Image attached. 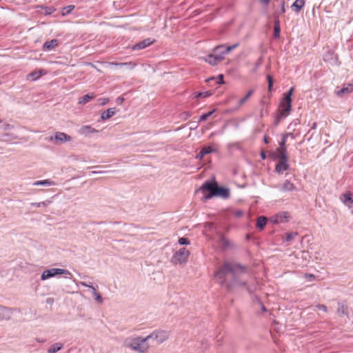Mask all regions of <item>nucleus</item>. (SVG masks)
<instances>
[{
	"mask_svg": "<svg viewBox=\"0 0 353 353\" xmlns=\"http://www.w3.org/2000/svg\"><path fill=\"white\" fill-rule=\"evenodd\" d=\"M201 191L203 194V199H210L213 196H219L223 199H227L230 196L229 189L219 187L216 183L209 181L205 182L201 188Z\"/></svg>",
	"mask_w": 353,
	"mask_h": 353,
	"instance_id": "1",
	"label": "nucleus"
},
{
	"mask_svg": "<svg viewBox=\"0 0 353 353\" xmlns=\"http://www.w3.org/2000/svg\"><path fill=\"white\" fill-rule=\"evenodd\" d=\"M124 344L126 347H130L139 353L146 352L150 347L147 336L145 338H128L125 340Z\"/></svg>",
	"mask_w": 353,
	"mask_h": 353,
	"instance_id": "2",
	"label": "nucleus"
},
{
	"mask_svg": "<svg viewBox=\"0 0 353 353\" xmlns=\"http://www.w3.org/2000/svg\"><path fill=\"white\" fill-rule=\"evenodd\" d=\"M245 272V268L236 263L226 262L224 265L215 273V276L220 279H223L224 276L228 273L237 275Z\"/></svg>",
	"mask_w": 353,
	"mask_h": 353,
	"instance_id": "3",
	"label": "nucleus"
},
{
	"mask_svg": "<svg viewBox=\"0 0 353 353\" xmlns=\"http://www.w3.org/2000/svg\"><path fill=\"white\" fill-rule=\"evenodd\" d=\"M225 48V46L221 45L216 47L212 54H209L204 59L205 61L212 65H215L218 64L220 61H221L224 59V52H223V49Z\"/></svg>",
	"mask_w": 353,
	"mask_h": 353,
	"instance_id": "4",
	"label": "nucleus"
},
{
	"mask_svg": "<svg viewBox=\"0 0 353 353\" xmlns=\"http://www.w3.org/2000/svg\"><path fill=\"white\" fill-rule=\"evenodd\" d=\"M169 337V332L165 330H158L147 336L150 346L159 345L165 341Z\"/></svg>",
	"mask_w": 353,
	"mask_h": 353,
	"instance_id": "5",
	"label": "nucleus"
},
{
	"mask_svg": "<svg viewBox=\"0 0 353 353\" xmlns=\"http://www.w3.org/2000/svg\"><path fill=\"white\" fill-rule=\"evenodd\" d=\"M190 252L185 248H180L174 253L171 262L174 265H184L188 262Z\"/></svg>",
	"mask_w": 353,
	"mask_h": 353,
	"instance_id": "6",
	"label": "nucleus"
},
{
	"mask_svg": "<svg viewBox=\"0 0 353 353\" xmlns=\"http://www.w3.org/2000/svg\"><path fill=\"white\" fill-rule=\"evenodd\" d=\"M64 274L71 276V272L65 269L50 268L44 270L41 275V280L46 281L57 275Z\"/></svg>",
	"mask_w": 353,
	"mask_h": 353,
	"instance_id": "7",
	"label": "nucleus"
},
{
	"mask_svg": "<svg viewBox=\"0 0 353 353\" xmlns=\"http://www.w3.org/2000/svg\"><path fill=\"white\" fill-rule=\"evenodd\" d=\"M49 141L53 142L56 145H61L72 141V137L62 132H56L53 136L46 139Z\"/></svg>",
	"mask_w": 353,
	"mask_h": 353,
	"instance_id": "8",
	"label": "nucleus"
},
{
	"mask_svg": "<svg viewBox=\"0 0 353 353\" xmlns=\"http://www.w3.org/2000/svg\"><path fill=\"white\" fill-rule=\"evenodd\" d=\"M291 103H292V99H288L283 97L281 103H280V108H281V112H280V117L284 118L287 117L290 111H291Z\"/></svg>",
	"mask_w": 353,
	"mask_h": 353,
	"instance_id": "9",
	"label": "nucleus"
},
{
	"mask_svg": "<svg viewBox=\"0 0 353 353\" xmlns=\"http://www.w3.org/2000/svg\"><path fill=\"white\" fill-rule=\"evenodd\" d=\"M290 220V214L287 212H279L270 219V221L274 224L287 223Z\"/></svg>",
	"mask_w": 353,
	"mask_h": 353,
	"instance_id": "10",
	"label": "nucleus"
},
{
	"mask_svg": "<svg viewBox=\"0 0 353 353\" xmlns=\"http://www.w3.org/2000/svg\"><path fill=\"white\" fill-rule=\"evenodd\" d=\"M339 199L347 208H351L353 206V194L350 191L341 194Z\"/></svg>",
	"mask_w": 353,
	"mask_h": 353,
	"instance_id": "11",
	"label": "nucleus"
},
{
	"mask_svg": "<svg viewBox=\"0 0 353 353\" xmlns=\"http://www.w3.org/2000/svg\"><path fill=\"white\" fill-rule=\"evenodd\" d=\"M289 168L290 165L288 164V159H279V162L276 165L275 170L278 174H281L285 171L288 170Z\"/></svg>",
	"mask_w": 353,
	"mask_h": 353,
	"instance_id": "12",
	"label": "nucleus"
},
{
	"mask_svg": "<svg viewBox=\"0 0 353 353\" xmlns=\"http://www.w3.org/2000/svg\"><path fill=\"white\" fill-rule=\"evenodd\" d=\"M280 191L283 192H292L296 190V188L293 183L289 180H285L278 186Z\"/></svg>",
	"mask_w": 353,
	"mask_h": 353,
	"instance_id": "13",
	"label": "nucleus"
},
{
	"mask_svg": "<svg viewBox=\"0 0 353 353\" xmlns=\"http://www.w3.org/2000/svg\"><path fill=\"white\" fill-rule=\"evenodd\" d=\"M98 132V130L93 128L90 125H83L78 130V133L81 135L88 137L92 134Z\"/></svg>",
	"mask_w": 353,
	"mask_h": 353,
	"instance_id": "14",
	"label": "nucleus"
},
{
	"mask_svg": "<svg viewBox=\"0 0 353 353\" xmlns=\"http://www.w3.org/2000/svg\"><path fill=\"white\" fill-rule=\"evenodd\" d=\"M12 315V309L0 305V319H1L9 320V319H10Z\"/></svg>",
	"mask_w": 353,
	"mask_h": 353,
	"instance_id": "15",
	"label": "nucleus"
},
{
	"mask_svg": "<svg viewBox=\"0 0 353 353\" xmlns=\"http://www.w3.org/2000/svg\"><path fill=\"white\" fill-rule=\"evenodd\" d=\"M47 72L44 70H35L27 76V80L28 81H35L39 79L41 76L46 74Z\"/></svg>",
	"mask_w": 353,
	"mask_h": 353,
	"instance_id": "16",
	"label": "nucleus"
},
{
	"mask_svg": "<svg viewBox=\"0 0 353 353\" xmlns=\"http://www.w3.org/2000/svg\"><path fill=\"white\" fill-rule=\"evenodd\" d=\"M274 156L278 160L288 159L286 147H279V148H277L275 153L274 154Z\"/></svg>",
	"mask_w": 353,
	"mask_h": 353,
	"instance_id": "17",
	"label": "nucleus"
},
{
	"mask_svg": "<svg viewBox=\"0 0 353 353\" xmlns=\"http://www.w3.org/2000/svg\"><path fill=\"white\" fill-rule=\"evenodd\" d=\"M154 40H152L150 39H144L143 41L134 45L132 47V49L134 50L143 49V48H146L147 46H150V44H152V43H154Z\"/></svg>",
	"mask_w": 353,
	"mask_h": 353,
	"instance_id": "18",
	"label": "nucleus"
},
{
	"mask_svg": "<svg viewBox=\"0 0 353 353\" xmlns=\"http://www.w3.org/2000/svg\"><path fill=\"white\" fill-rule=\"evenodd\" d=\"M58 40L52 39L50 41H46L43 46L44 50H50L54 49L58 45Z\"/></svg>",
	"mask_w": 353,
	"mask_h": 353,
	"instance_id": "19",
	"label": "nucleus"
},
{
	"mask_svg": "<svg viewBox=\"0 0 353 353\" xmlns=\"http://www.w3.org/2000/svg\"><path fill=\"white\" fill-rule=\"evenodd\" d=\"M116 113L115 108H108L107 110L104 111L101 114V119L103 120H106L108 119H110L112 116H114Z\"/></svg>",
	"mask_w": 353,
	"mask_h": 353,
	"instance_id": "20",
	"label": "nucleus"
},
{
	"mask_svg": "<svg viewBox=\"0 0 353 353\" xmlns=\"http://www.w3.org/2000/svg\"><path fill=\"white\" fill-rule=\"evenodd\" d=\"M305 0H296L292 5V8L296 12H299L304 6Z\"/></svg>",
	"mask_w": 353,
	"mask_h": 353,
	"instance_id": "21",
	"label": "nucleus"
},
{
	"mask_svg": "<svg viewBox=\"0 0 353 353\" xmlns=\"http://www.w3.org/2000/svg\"><path fill=\"white\" fill-rule=\"evenodd\" d=\"M268 219L266 217L261 216H259L257 219L256 222V226L260 230H263L266 223H267Z\"/></svg>",
	"mask_w": 353,
	"mask_h": 353,
	"instance_id": "22",
	"label": "nucleus"
},
{
	"mask_svg": "<svg viewBox=\"0 0 353 353\" xmlns=\"http://www.w3.org/2000/svg\"><path fill=\"white\" fill-rule=\"evenodd\" d=\"M63 347V344L60 343H57L50 346L48 349V353H56L58 351L61 350Z\"/></svg>",
	"mask_w": 353,
	"mask_h": 353,
	"instance_id": "23",
	"label": "nucleus"
},
{
	"mask_svg": "<svg viewBox=\"0 0 353 353\" xmlns=\"http://www.w3.org/2000/svg\"><path fill=\"white\" fill-rule=\"evenodd\" d=\"M94 97V95L93 94H91V93L87 94L79 99V104H85L90 100L93 99Z\"/></svg>",
	"mask_w": 353,
	"mask_h": 353,
	"instance_id": "24",
	"label": "nucleus"
},
{
	"mask_svg": "<svg viewBox=\"0 0 353 353\" xmlns=\"http://www.w3.org/2000/svg\"><path fill=\"white\" fill-rule=\"evenodd\" d=\"M54 185V183L51 181L50 180H43V181H37L33 183V185L34 186H39V185H43V186H50Z\"/></svg>",
	"mask_w": 353,
	"mask_h": 353,
	"instance_id": "25",
	"label": "nucleus"
},
{
	"mask_svg": "<svg viewBox=\"0 0 353 353\" xmlns=\"http://www.w3.org/2000/svg\"><path fill=\"white\" fill-rule=\"evenodd\" d=\"M92 296H93L94 300L97 303H103V298L101 297L100 294L97 292L96 288H92Z\"/></svg>",
	"mask_w": 353,
	"mask_h": 353,
	"instance_id": "26",
	"label": "nucleus"
},
{
	"mask_svg": "<svg viewBox=\"0 0 353 353\" xmlns=\"http://www.w3.org/2000/svg\"><path fill=\"white\" fill-rule=\"evenodd\" d=\"M337 313L340 316L346 314H347V306L343 303H339Z\"/></svg>",
	"mask_w": 353,
	"mask_h": 353,
	"instance_id": "27",
	"label": "nucleus"
},
{
	"mask_svg": "<svg viewBox=\"0 0 353 353\" xmlns=\"http://www.w3.org/2000/svg\"><path fill=\"white\" fill-rule=\"evenodd\" d=\"M253 92H254L253 90H250V91H248L247 94L243 98H242L241 99L239 100V105L241 106V105H243L245 103V101L247 100H248L249 98L252 96V94H253Z\"/></svg>",
	"mask_w": 353,
	"mask_h": 353,
	"instance_id": "28",
	"label": "nucleus"
},
{
	"mask_svg": "<svg viewBox=\"0 0 353 353\" xmlns=\"http://www.w3.org/2000/svg\"><path fill=\"white\" fill-rule=\"evenodd\" d=\"M74 9V6L70 5L63 8L62 15L65 16L70 14Z\"/></svg>",
	"mask_w": 353,
	"mask_h": 353,
	"instance_id": "29",
	"label": "nucleus"
},
{
	"mask_svg": "<svg viewBox=\"0 0 353 353\" xmlns=\"http://www.w3.org/2000/svg\"><path fill=\"white\" fill-rule=\"evenodd\" d=\"M301 257L303 259V263H301V265H305L306 263L308 261V257H309L308 252H305V251L301 252Z\"/></svg>",
	"mask_w": 353,
	"mask_h": 353,
	"instance_id": "30",
	"label": "nucleus"
},
{
	"mask_svg": "<svg viewBox=\"0 0 353 353\" xmlns=\"http://www.w3.org/2000/svg\"><path fill=\"white\" fill-rule=\"evenodd\" d=\"M50 203H51V201L48 200V201H43V202L32 203V205L36 206V207H38V208H39V207H46Z\"/></svg>",
	"mask_w": 353,
	"mask_h": 353,
	"instance_id": "31",
	"label": "nucleus"
},
{
	"mask_svg": "<svg viewBox=\"0 0 353 353\" xmlns=\"http://www.w3.org/2000/svg\"><path fill=\"white\" fill-rule=\"evenodd\" d=\"M239 46L238 43H235L232 46H228V47H225V48L223 49V52H224V54L230 52L231 50L235 49L237 46Z\"/></svg>",
	"mask_w": 353,
	"mask_h": 353,
	"instance_id": "32",
	"label": "nucleus"
},
{
	"mask_svg": "<svg viewBox=\"0 0 353 353\" xmlns=\"http://www.w3.org/2000/svg\"><path fill=\"white\" fill-rule=\"evenodd\" d=\"M212 95V92L206 91L203 92H198L196 94V97H208Z\"/></svg>",
	"mask_w": 353,
	"mask_h": 353,
	"instance_id": "33",
	"label": "nucleus"
},
{
	"mask_svg": "<svg viewBox=\"0 0 353 353\" xmlns=\"http://www.w3.org/2000/svg\"><path fill=\"white\" fill-rule=\"evenodd\" d=\"M297 235H298L297 232H290V233H288L287 235H286V241H290L291 240H292Z\"/></svg>",
	"mask_w": 353,
	"mask_h": 353,
	"instance_id": "34",
	"label": "nucleus"
},
{
	"mask_svg": "<svg viewBox=\"0 0 353 353\" xmlns=\"http://www.w3.org/2000/svg\"><path fill=\"white\" fill-rule=\"evenodd\" d=\"M41 9L43 10H44V13L45 14H52V12H54V11L55 10V9L52 7H49V8H41Z\"/></svg>",
	"mask_w": 353,
	"mask_h": 353,
	"instance_id": "35",
	"label": "nucleus"
},
{
	"mask_svg": "<svg viewBox=\"0 0 353 353\" xmlns=\"http://www.w3.org/2000/svg\"><path fill=\"white\" fill-rule=\"evenodd\" d=\"M214 112V110H212V111H210V112H208L206 114H204L201 115V117H200L199 121H205V120H206L209 117H210L213 114Z\"/></svg>",
	"mask_w": 353,
	"mask_h": 353,
	"instance_id": "36",
	"label": "nucleus"
},
{
	"mask_svg": "<svg viewBox=\"0 0 353 353\" xmlns=\"http://www.w3.org/2000/svg\"><path fill=\"white\" fill-rule=\"evenodd\" d=\"M178 242L181 245L190 244V241L187 238H184V237L180 238L179 239Z\"/></svg>",
	"mask_w": 353,
	"mask_h": 353,
	"instance_id": "37",
	"label": "nucleus"
},
{
	"mask_svg": "<svg viewBox=\"0 0 353 353\" xmlns=\"http://www.w3.org/2000/svg\"><path fill=\"white\" fill-rule=\"evenodd\" d=\"M12 126L10 124L6 123L3 122L0 129L3 130H9L12 129Z\"/></svg>",
	"mask_w": 353,
	"mask_h": 353,
	"instance_id": "38",
	"label": "nucleus"
},
{
	"mask_svg": "<svg viewBox=\"0 0 353 353\" xmlns=\"http://www.w3.org/2000/svg\"><path fill=\"white\" fill-rule=\"evenodd\" d=\"M213 151V149L210 147V146H208V147H204L202 150H201V152H203V154H204L205 155L212 152Z\"/></svg>",
	"mask_w": 353,
	"mask_h": 353,
	"instance_id": "39",
	"label": "nucleus"
},
{
	"mask_svg": "<svg viewBox=\"0 0 353 353\" xmlns=\"http://www.w3.org/2000/svg\"><path fill=\"white\" fill-rule=\"evenodd\" d=\"M280 32V28L279 25V22L277 21L274 26V35L275 37H279Z\"/></svg>",
	"mask_w": 353,
	"mask_h": 353,
	"instance_id": "40",
	"label": "nucleus"
},
{
	"mask_svg": "<svg viewBox=\"0 0 353 353\" xmlns=\"http://www.w3.org/2000/svg\"><path fill=\"white\" fill-rule=\"evenodd\" d=\"M288 137V134H284L283 135V139H282L281 142L280 143V147L281 148L286 147L285 146V143H286Z\"/></svg>",
	"mask_w": 353,
	"mask_h": 353,
	"instance_id": "41",
	"label": "nucleus"
},
{
	"mask_svg": "<svg viewBox=\"0 0 353 353\" xmlns=\"http://www.w3.org/2000/svg\"><path fill=\"white\" fill-rule=\"evenodd\" d=\"M293 92H294V88H291L290 89V90L284 94L283 97L285 98H288V99H292V95L293 94Z\"/></svg>",
	"mask_w": 353,
	"mask_h": 353,
	"instance_id": "42",
	"label": "nucleus"
},
{
	"mask_svg": "<svg viewBox=\"0 0 353 353\" xmlns=\"http://www.w3.org/2000/svg\"><path fill=\"white\" fill-rule=\"evenodd\" d=\"M316 307L319 310L322 311L323 312H327V307L324 305H317Z\"/></svg>",
	"mask_w": 353,
	"mask_h": 353,
	"instance_id": "43",
	"label": "nucleus"
},
{
	"mask_svg": "<svg viewBox=\"0 0 353 353\" xmlns=\"http://www.w3.org/2000/svg\"><path fill=\"white\" fill-rule=\"evenodd\" d=\"M268 88L269 90H271V88L273 85V79L271 76H268Z\"/></svg>",
	"mask_w": 353,
	"mask_h": 353,
	"instance_id": "44",
	"label": "nucleus"
},
{
	"mask_svg": "<svg viewBox=\"0 0 353 353\" xmlns=\"http://www.w3.org/2000/svg\"><path fill=\"white\" fill-rule=\"evenodd\" d=\"M99 101L102 105H104L108 103L109 99L108 98H102L99 99Z\"/></svg>",
	"mask_w": 353,
	"mask_h": 353,
	"instance_id": "45",
	"label": "nucleus"
},
{
	"mask_svg": "<svg viewBox=\"0 0 353 353\" xmlns=\"http://www.w3.org/2000/svg\"><path fill=\"white\" fill-rule=\"evenodd\" d=\"M305 277L309 281H313L315 278L314 275L311 274H307L305 275Z\"/></svg>",
	"mask_w": 353,
	"mask_h": 353,
	"instance_id": "46",
	"label": "nucleus"
},
{
	"mask_svg": "<svg viewBox=\"0 0 353 353\" xmlns=\"http://www.w3.org/2000/svg\"><path fill=\"white\" fill-rule=\"evenodd\" d=\"M80 284L85 287H88L92 290V288H94L91 283H87L85 282H81Z\"/></svg>",
	"mask_w": 353,
	"mask_h": 353,
	"instance_id": "47",
	"label": "nucleus"
},
{
	"mask_svg": "<svg viewBox=\"0 0 353 353\" xmlns=\"http://www.w3.org/2000/svg\"><path fill=\"white\" fill-rule=\"evenodd\" d=\"M218 79H219V81H217L218 83H219V84H223L224 83L223 75V74H219V77H218Z\"/></svg>",
	"mask_w": 353,
	"mask_h": 353,
	"instance_id": "48",
	"label": "nucleus"
},
{
	"mask_svg": "<svg viewBox=\"0 0 353 353\" xmlns=\"http://www.w3.org/2000/svg\"><path fill=\"white\" fill-rule=\"evenodd\" d=\"M245 283L243 282L239 283L238 281H234V283L232 284V285H243Z\"/></svg>",
	"mask_w": 353,
	"mask_h": 353,
	"instance_id": "49",
	"label": "nucleus"
},
{
	"mask_svg": "<svg viewBox=\"0 0 353 353\" xmlns=\"http://www.w3.org/2000/svg\"><path fill=\"white\" fill-rule=\"evenodd\" d=\"M205 156L204 154L201 151L200 153L196 156V159H201Z\"/></svg>",
	"mask_w": 353,
	"mask_h": 353,
	"instance_id": "50",
	"label": "nucleus"
},
{
	"mask_svg": "<svg viewBox=\"0 0 353 353\" xmlns=\"http://www.w3.org/2000/svg\"><path fill=\"white\" fill-rule=\"evenodd\" d=\"M261 3L264 5H268L270 0H259Z\"/></svg>",
	"mask_w": 353,
	"mask_h": 353,
	"instance_id": "51",
	"label": "nucleus"
},
{
	"mask_svg": "<svg viewBox=\"0 0 353 353\" xmlns=\"http://www.w3.org/2000/svg\"><path fill=\"white\" fill-rule=\"evenodd\" d=\"M285 134H288V137H292V139H294V136H293V134H292V133H290V132H289V133H286Z\"/></svg>",
	"mask_w": 353,
	"mask_h": 353,
	"instance_id": "52",
	"label": "nucleus"
},
{
	"mask_svg": "<svg viewBox=\"0 0 353 353\" xmlns=\"http://www.w3.org/2000/svg\"><path fill=\"white\" fill-rule=\"evenodd\" d=\"M261 156L262 159H265V154L263 152H261Z\"/></svg>",
	"mask_w": 353,
	"mask_h": 353,
	"instance_id": "53",
	"label": "nucleus"
},
{
	"mask_svg": "<svg viewBox=\"0 0 353 353\" xmlns=\"http://www.w3.org/2000/svg\"><path fill=\"white\" fill-rule=\"evenodd\" d=\"M111 65H125L126 63H110Z\"/></svg>",
	"mask_w": 353,
	"mask_h": 353,
	"instance_id": "54",
	"label": "nucleus"
},
{
	"mask_svg": "<svg viewBox=\"0 0 353 353\" xmlns=\"http://www.w3.org/2000/svg\"><path fill=\"white\" fill-rule=\"evenodd\" d=\"M241 214H242L241 212H236V215L239 216H241Z\"/></svg>",
	"mask_w": 353,
	"mask_h": 353,
	"instance_id": "55",
	"label": "nucleus"
},
{
	"mask_svg": "<svg viewBox=\"0 0 353 353\" xmlns=\"http://www.w3.org/2000/svg\"><path fill=\"white\" fill-rule=\"evenodd\" d=\"M92 173V174L103 173V172H96V171H93Z\"/></svg>",
	"mask_w": 353,
	"mask_h": 353,
	"instance_id": "56",
	"label": "nucleus"
},
{
	"mask_svg": "<svg viewBox=\"0 0 353 353\" xmlns=\"http://www.w3.org/2000/svg\"><path fill=\"white\" fill-rule=\"evenodd\" d=\"M214 79H214V77H212V78H210V79H208L207 81H211V80H214Z\"/></svg>",
	"mask_w": 353,
	"mask_h": 353,
	"instance_id": "57",
	"label": "nucleus"
},
{
	"mask_svg": "<svg viewBox=\"0 0 353 353\" xmlns=\"http://www.w3.org/2000/svg\"><path fill=\"white\" fill-rule=\"evenodd\" d=\"M2 123H3V121L1 119H0V128L1 127Z\"/></svg>",
	"mask_w": 353,
	"mask_h": 353,
	"instance_id": "58",
	"label": "nucleus"
},
{
	"mask_svg": "<svg viewBox=\"0 0 353 353\" xmlns=\"http://www.w3.org/2000/svg\"><path fill=\"white\" fill-rule=\"evenodd\" d=\"M265 141L266 143H268V140H267L266 137H265Z\"/></svg>",
	"mask_w": 353,
	"mask_h": 353,
	"instance_id": "59",
	"label": "nucleus"
},
{
	"mask_svg": "<svg viewBox=\"0 0 353 353\" xmlns=\"http://www.w3.org/2000/svg\"><path fill=\"white\" fill-rule=\"evenodd\" d=\"M352 213H353V210H352Z\"/></svg>",
	"mask_w": 353,
	"mask_h": 353,
	"instance_id": "60",
	"label": "nucleus"
}]
</instances>
